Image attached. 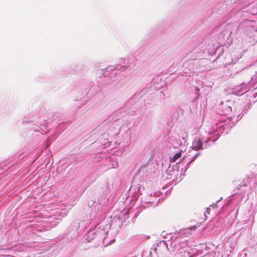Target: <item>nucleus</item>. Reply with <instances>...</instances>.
Wrapping results in <instances>:
<instances>
[{
  "label": "nucleus",
  "instance_id": "1",
  "mask_svg": "<svg viewBox=\"0 0 257 257\" xmlns=\"http://www.w3.org/2000/svg\"><path fill=\"white\" fill-rule=\"evenodd\" d=\"M231 31L230 29H225L218 36V41L215 43L208 44L207 47L204 49L202 52L203 54H207L208 56H212L218 53V57L223 52V48H228L232 43L230 38Z\"/></svg>",
  "mask_w": 257,
  "mask_h": 257
},
{
  "label": "nucleus",
  "instance_id": "2",
  "mask_svg": "<svg viewBox=\"0 0 257 257\" xmlns=\"http://www.w3.org/2000/svg\"><path fill=\"white\" fill-rule=\"evenodd\" d=\"M123 63L124 64L123 65L118 64L115 66L114 65L109 66L106 68L102 70V75L104 77L109 76V77L112 78L116 75L118 71H122L125 70H131L135 66L134 59L133 58L125 59Z\"/></svg>",
  "mask_w": 257,
  "mask_h": 257
},
{
  "label": "nucleus",
  "instance_id": "3",
  "mask_svg": "<svg viewBox=\"0 0 257 257\" xmlns=\"http://www.w3.org/2000/svg\"><path fill=\"white\" fill-rule=\"evenodd\" d=\"M255 22L248 19L241 22L237 27V30L240 32H243L252 39L253 44L257 43V30L254 26Z\"/></svg>",
  "mask_w": 257,
  "mask_h": 257
},
{
  "label": "nucleus",
  "instance_id": "4",
  "mask_svg": "<svg viewBox=\"0 0 257 257\" xmlns=\"http://www.w3.org/2000/svg\"><path fill=\"white\" fill-rule=\"evenodd\" d=\"M204 49L201 51H198L194 49L195 53L197 54L196 57L197 59H188L183 64V67L184 68V72L187 74H190L192 73H194L195 68L197 67L198 59H203L204 57L208 56L207 54H203Z\"/></svg>",
  "mask_w": 257,
  "mask_h": 257
},
{
  "label": "nucleus",
  "instance_id": "5",
  "mask_svg": "<svg viewBox=\"0 0 257 257\" xmlns=\"http://www.w3.org/2000/svg\"><path fill=\"white\" fill-rule=\"evenodd\" d=\"M217 138H205L200 135L196 136L192 142V148L193 150L199 151L206 149L212 144Z\"/></svg>",
  "mask_w": 257,
  "mask_h": 257
},
{
  "label": "nucleus",
  "instance_id": "6",
  "mask_svg": "<svg viewBox=\"0 0 257 257\" xmlns=\"http://www.w3.org/2000/svg\"><path fill=\"white\" fill-rule=\"evenodd\" d=\"M253 81L247 83H242L235 86L232 89V93L237 96H241L245 93H248L251 87H255V84H252Z\"/></svg>",
  "mask_w": 257,
  "mask_h": 257
},
{
  "label": "nucleus",
  "instance_id": "7",
  "mask_svg": "<svg viewBox=\"0 0 257 257\" xmlns=\"http://www.w3.org/2000/svg\"><path fill=\"white\" fill-rule=\"evenodd\" d=\"M232 122L228 121L226 124L224 122H219L216 124L215 126H213V133L215 135H221L224 132L227 133L228 128L230 129L232 127Z\"/></svg>",
  "mask_w": 257,
  "mask_h": 257
},
{
  "label": "nucleus",
  "instance_id": "8",
  "mask_svg": "<svg viewBox=\"0 0 257 257\" xmlns=\"http://www.w3.org/2000/svg\"><path fill=\"white\" fill-rule=\"evenodd\" d=\"M231 101L229 100L225 102L221 101L218 105L217 113L220 115H227L232 111V108L230 106Z\"/></svg>",
  "mask_w": 257,
  "mask_h": 257
},
{
  "label": "nucleus",
  "instance_id": "9",
  "mask_svg": "<svg viewBox=\"0 0 257 257\" xmlns=\"http://www.w3.org/2000/svg\"><path fill=\"white\" fill-rule=\"evenodd\" d=\"M34 132H40L41 134L47 133L49 130V125L45 121L43 122H37L32 128Z\"/></svg>",
  "mask_w": 257,
  "mask_h": 257
},
{
  "label": "nucleus",
  "instance_id": "10",
  "mask_svg": "<svg viewBox=\"0 0 257 257\" xmlns=\"http://www.w3.org/2000/svg\"><path fill=\"white\" fill-rule=\"evenodd\" d=\"M187 241L188 240L186 238H184L183 240L181 241L179 237H177L174 241V243H175V246L176 248L178 249H183L184 248H185L187 246Z\"/></svg>",
  "mask_w": 257,
  "mask_h": 257
},
{
  "label": "nucleus",
  "instance_id": "11",
  "mask_svg": "<svg viewBox=\"0 0 257 257\" xmlns=\"http://www.w3.org/2000/svg\"><path fill=\"white\" fill-rule=\"evenodd\" d=\"M62 115H59L58 118H55L52 121V123H50L51 125H52L54 123L56 122L58 125L56 126V128L58 129V130L62 129V132L65 129L64 127H62V125L64 124L65 122H68L67 121H65V119H62Z\"/></svg>",
  "mask_w": 257,
  "mask_h": 257
},
{
  "label": "nucleus",
  "instance_id": "12",
  "mask_svg": "<svg viewBox=\"0 0 257 257\" xmlns=\"http://www.w3.org/2000/svg\"><path fill=\"white\" fill-rule=\"evenodd\" d=\"M148 91V89L147 88H144L143 89L142 91L138 94V95H136V94L134 95V96L133 97H132L130 99H129L126 103H125V107L126 108H131V107L133 108L132 107V104L134 102V100L135 99H136L138 96L140 94H141L142 93V95L141 96V97L144 95L147 91Z\"/></svg>",
  "mask_w": 257,
  "mask_h": 257
},
{
  "label": "nucleus",
  "instance_id": "13",
  "mask_svg": "<svg viewBox=\"0 0 257 257\" xmlns=\"http://www.w3.org/2000/svg\"><path fill=\"white\" fill-rule=\"evenodd\" d=\"M254 87L251 91H249L246 95L249 97L248 101L250 103L255 102L257 100V86Z\"/></svg>",
  "mask_w": 257,
  "mask_h": 257
},
{
  "label": "nucleus",
  "instance_id": "14",
  "mask_svg": "<svg viewBox=\"0 0 257 257\" xmlns=\"http://www.w3.org/2000/svg\"><path fill=\"white\" fill-rule=\"evenodd\" d=\"M192 250V248H186L185 249H178V252H177L178 255L180 257H188V256L191 255V252L189 251Z\"/></svg>",
  "mask_w": 257,
  "mask_h": 257
},
{
  "label": "nucleus",
  "instance_id": "15",
  "mask_svg": "<svg viewBox=\"0 0 257 257\" xmlns=\"http://www.w3.org/2000/svg\"><path fill=\"white\" fill-rule=\"evenodd\" d=\"M90 86H91V88H86L85 89L83 94H82V97L84 98L85 96H87L89 94L90 96H93L95 95V94L97 93V91H93V89H92V85L91 84Z\"/></svg>",
  "mask_w": 257,
  "mask_h": 257
},
{
  "label": "nucleus",
  "instance_id": "16",
  "mask_svg": "<svg viewBox=\"0 0 257 257\" xmlns=\"http://www.w3.org/2000/svg\"><path fill=\"white\" fill-rule=\"evenodd\" d=\"M193 156L191 158V159H190V158L189 159V161L186 164V166H188L187 168L189 167V165L192 162H193L199 155H200V153L198 152V153H196L195 154H193Z\"/></svg>",
  "mask_w": 257,
  "mask_h": 257
},
{
  "label": "nucleus",
  "instance_id": "17",
  "mask_svg": "<svg viewBox=\"0 0 257 257\" xmlns=\"http://www.w3.org/2000/svg\"><path fill=\"white\" fill-rule=\"evenodd\" d=\"M106 240V237L103 238L102 242H103V245L104 246H107L108 245L111 244L112 243H113L114 241V239H111L109 241H107V240Z\"/></svg>",
  "mask_w": 257,
  "mask_h": 257
},
{
  "label": "nucleus",
  "instance_id": "18",
  "mask_svg": "<svg viewBox=\"0 0 257 257\" xmlns=\"http://www.w3.org/2000/svg\"><path fill=\"white\" fill-rule=\"evenodd\" d=\"M60 221V218H55V220L50 222L51 226L53 227L56 226Z\"/></svg>",
  "mask_w": 257,
  "mask_h": 257
},
{
  "label": "nucleus",
  "instance_id": "19",
  "mask_svg": "<svg viewBox=\"0 0 257 257\" xmlns=\"http://www.w3.org/2000/svg\"><path fill=\"white\" fill-rule=\"evenodd\" d=\"M183 143V141H181V140L180 139V138H178V140L176 141V142L173 143V145L175 147L177 148L179 146H182Z\"/></svg>",
  "mask_w": 257,
  "mask_h": 257
},
{
  "label": "nucleus",
  "instance_id": "20",
  "mask_svg": "<svg viewBox=\"0 0 257 257\" xmlns=\"http://www.w3.org/2000/svg\"><path fill=\"white\" fill-rule=\"evenodd\" d=\"M181 157V153H176L174 156L171 159L172 162H175V161Z\"/></svg>",
  "mask_w": 257,
  "mask_h": 257
},
{
  "label": "nucleus",
  "instance_id": "21",
  "mask_svg": "<svg viewBox=\"0 0 257 257\" xmlns=\"http://www.w3.org/2000/svg\"><path fill=\"white\" fill-rule=\"evenodd\" d=\"M163 246L165 247L168 250H169V248L168 246V244L167 243V241L165 240L161 241L157 245V246Z\"/></svg>",
  "mask_w": 257,
  "mask_h": 257
},
{
  "label": "nucleus",
  "instance_id": "22",
  "mask_svg": "<svg viewBox=\"0 0 257 257\" xmlns=\"http://www.w3.org/2000/svg\"><path fill=\"white\" fill-rule=\"evenodd\" d=\"M148 203H149V204H150V205H154L155 204H157L158 203V201H153H153L149 200L148 201Z\"/></svg>",
  "mask_w": 257,
  "mask_h": 257
},
{
  "label": "nucleus",
  "instance_id": "23",
  "mask_svg": "<svg viewBox=\"0 0 257 257\" xmlns=\"http://www.w3.org/2000/svg\"><path fill=\"white\" fill-rule=\"evenodd\" d=\"M241 57V56H239V57H237V58H235V59H234L233 58H231L232 59V64H234V63H235L236 61L238 60L239 59H240V58Z\"/></svg>",
  "mask_w": 257,
  "mask_h": 257
},
{
  "label": "nucleus",
  "instance_id": "24",
  "mask_svg": "<svg viewBox=\"0 0 257 257\" xmlns=\"http://www.w3.org/2000/svg\"><path fill=\"white\" fill-rule=\"evenodd\" d=\"M251 14L253 15H257V9H253L251 12Z\"/></svg>",
  "mask_w": 257,
  "mask_h": 257
},
{
  "label": "nucleus",
  "instance_id": "25",
  "mask_svg": "<svg viewBox=\"0 0 257 257\" xmlns=\"http://www.w3.org/2000/svg\"><path fill=\"white\" fill-rule=\"evenodd\" d=\"M188 233H186L185 232V230H183L180 232V235H181L182 234H185V237H187L188 236Z\"/></svg>",
  "mask_w": 257,
  "mask_h": 257
},
{
  "label": "nucleus",
  "instance_id": "26",
  "mask_svg": "<svg viewBox=\"0 0 257 257\" xmlns=\"http://www.w3.org/2000/svg\"><path fill=\"white\" fill-rule=\"evenodd\" d=\"M220 201V200H218L216 201V202L215 203H213L211 204V205H210V206H212V207L213 208H216L217 207V203Z\"/></svg>",
  "mask_w": 257,
  "mask_h": 257
},
{
  "label": "nucleus",
  "instance_id": "27",
  "mask_svg": "<svg viewBox=\"0 0 257 257\" xmlns=\"http://www.w3.org/2000/svg\"><path fill=\"white\" fill-rule=\"evenodd\" d=\"M196 229V226H190L189 228H188V230H195Z\"/></svg>",
  "mask_w": 257,
  "mask_h": 257
},
{
  "label": "nucleus",
  "instance_id": "28",
  "mask_svg": "<svg viewBox=\"0 0 257 257\" xmlns=\"http://www.w3.org/2000/svg\"><path fill=\"white\" fill-rule=\"evenodd\" d=\"M112 168H116V167H118V165H117V163H115V164H112Z\"/></svg>",
  "mask_w": 257,
  "mask_h": 257
},
{
  "label": "nucleus",
  "instance_id": "29",
  "mask_svg": "<svg viewBox=\"0 0 257 257\" xmlns=\"http://www.w3.org/2000/svg\"><path fill=\"white\" fill-rule=\"evenodd\" d=\"M25 156V155H24V154H23V153H22V154H21V155H20V158H19V159H22V158H23Z\"/></svg>",
  "mask_w": 257,
  "mask_h": 257
},
{
  "label": "nucleus",
  "instance_id": "30",
  "mask_svg": "<svg viewBox=\"0 0 257 257\" xmlns=\"http://www.w3.org/2000/svg\"><path fill=\"white\" fill-rule=\"evenodd\" d=\"M182 141L184 142V143H185L186 142V139H185V137H184V136L182 137Z\"/></svg>",
  "mask_w": 257,
  "mask_h": 257
},
{
  "label": "nucleus",
  "instance_id": "31",
  "mask_svg": "<svg viewBox=\"0 0 257 257\" xmlns=\"http://www.w3.org/2000/svg\"><path fill=\"white\" fill-rule=\"evenodd\" d=\"M82 102H83V104H82L84 105V104H85L86 103L87 100L86 99L83 100L82 101Z\"/></svg>",
  "mask_w": 257,
  "mask_h": 257
},
{
  "label": "nucleus",
  "instance_id": "32",
  "mask_svg": "<svg viewBox=\"0 0 257 257\" xmlns=\"http://www.w3.org/2000/svg\"><path fill=\"white\" fill-rule=\"evenodd\" d=\"M196 255L194 254H192V253L191 252V255L188 256V257H195Z\"/></svg>",
  "mask_w": 257,
  "mask_h": 257
},
{
  "label": "nucleus",
  "instance_id": "33",
  "mask_svg": "<svg viewBox=\"0 0 257 257\" xmlns=\"http://www.w3.org/2000/svg\"><path fill=\"white\" fill-rule=\"evenodd\" d=\"M209 210H210V208H207L206 209V211L209 214Z\"/></svg>",
  "mask_w": 257,
  "mask_h": 257
},
{
  "label": "nucleus",
  "instance_id": "34",
  "mask_svg": "<svg viewBox=\"0 0 257 257\" xmlns=\"http://www.w3.org/2000/svg\"><path fill=\"white\" fill-rule=\"evenodd\" d=\"M123 215L125 216H127L128 215V211L126 212V213H124L123 214Z\"/></svg>",
  "mask_w": 257,
  "mask_h": 257
},
{
  "label": "nucleus",
  "instance_id": "35",
  "mask_svg": "<svg viewBox=\"0 0 257 257\" xmlns=\"http://www.w3.org/2000/svg\"><path fill=\"white\" fill-rule=\"evenodd\" d=\"M196 91H197V92H198L199 91V89H198V88L197 87L196 88Z\"/></svg>",
  "mask_w": 257,
  "mask_h": 257
},
{
  "label": "nucleus",
  "instance_id": "36",
  "mask_svg": "<svg viewBox=\"0 0 257 257\" xmlns=\"http://www.w3.org/2000/svg\"><path fill=\"white\" fill-rule=\"evenodd\" d=\"M34 120V119L33 118H32V119H31L30 120V122H32V121H33Z\"/></svg>",
  "mask_w": 257,
  "mask_h": 257
},
{
  "label": "nucleus",
  "instance_id": "37",
  "mask_svg": "<svg viewBox=\"0 0 257 257\" xmlns=\"http://www.w3.org/2000/svg\"><path fill=\"white\" fill-rule=\"evenodd\" d=\"M240 115H238L237 117V118H238V119H240Z\"/></svg>",
  "mask_w": 257,
  "mask_h": 257
},
{
  "label": "nucleus",
  "instance_id": "38",
  "mask_svg": "<svg viewBox=\"0 0 257 257\" xmlns=\"http://www.w3.org/2000/svg\"><path fill=\"white\" fill-rule=\"evenodd\" d=\"M145 203H144V204H142V206L144 207V208H146V206L144 205Z\"/></svg>",
  "mask_w": 257,
  "mask_h": 257
},
{
  "label": "nucleus",
  "instance_id": "39",
  "mask_svg": "<svg viewBox=\"0 0 257 257\" xmlns=\"http://www.w3.org/2000/svg\"><path fill=\"white\" fill-rule=\"evenodd\" d=\"M57 136H58V135H57V134L55 135V137L56 138L57 137Z\"/></svg>",
  "mask_w": 257,
  "mask_h": 257
},
{
  "label": "nucleus",
  "instance_id": "40",
  "mask_svg": "<svg viewBox=\"0 0 257 257\" xmlns=\"http://www.w3.org/2000/svg\"><path fill=\"white\" fill-rule=\"evenodd\" d=\"M169 168H170V167H169ZM169 169H168V170L167 171H169Z\"/></svg>",
  "mask_w": 257,
  "mask_h": 257
}]
</instances>
